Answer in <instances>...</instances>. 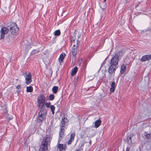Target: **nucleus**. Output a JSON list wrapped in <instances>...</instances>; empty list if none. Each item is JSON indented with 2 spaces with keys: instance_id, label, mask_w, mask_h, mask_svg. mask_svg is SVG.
<instances>
[{
  "instance_id": "nucleus-1",
  "label": "nucleus",
  "mask_w": 151,
  "mask_h": 151,
  "mask_svg": "<svg viewBox=\"0 0 151 151\" xmlns=\"http://www.w3.org/2000/svg\"><path fill=\"white\" fill-rule=\"evenodd\" d=\"M45 101V98L44 95H40L38 97L37 106L40 109H42L44 108Z\"/></svg>"
},
{
  "instance_id": "nucleus-2",
  "label": "nucleus",
  "mask_w": 151,
  "mask_h": 151,
  "mask_svg": "<svg viewBox=\"0 0 151 151\" xmlns=\"http://www.w3.org/2000/svg\"><path fill=\"white\" fill-rule=\"evenodd\" d=\"M120 53H117L111 60L110 64L112 65L118 67V62L119 59Z\"/></svg>"
},
{
  "instance_id": "nucleus-3",
  "label": "nucleus",
  "mask_w": 151,
  "mask_h": 151,
  "mask_svg": "<svg viewBox=\"0 0 151 151\" xmlns=\"http://www.w3.org/2000/svg\"><path fill=\"white\" fill-rule=\"evenodd\" d=\"M9 31L12 34L15 35L18 33L19 29L16 24L10 23Z\"/></svg>"
},
{
  "instance_id": "nucleus-4",
  "label": "nucleus",
  "mask_w": 151,
  "mask_h": 151,
  "mask_svg": "<svg viewBox=\"0 0 151 151\" xmlns=\"http://www.w3.org/2000/svg\"><path fill=\"white\" fill-rule=\"evenodd\" d=\"M52 139V137L50 135H47L44 137L42 142L41 145L44 147H47L50 145Z\"/></svg>"
},
{
  "instance_id": "nucleus-5",
  "label": "nucleus",
  "mask_w": 151,
  "mask_h": 151,
  "mask_svg": "<svg viewBox=\"0 0 151 151\" xmlns=\"http://www.w3.org/2000/svg\"><path fill=\"white\" fill-rule=\"evenodd\" d=\"M75 42H76V44L73 45L72 49V54L73 56L76 55L77 53V48L78 46V41L77 40H73L72 42V44L75 43Z\"/></svg>"
},
{
  "instance_id": "nucleus-6",
  "label": "nucleus",
  "mask_w": 151,
  "mask_h": 151,
  "mask_svg": "<svg viewBox=\"0 0 151 151\" xmlns=\"http://www.w3.org/2000/svg\"><path fill=\"white\" fill-rule=\"evenodd\" d=\"M46 118V114L43 113L42 110H40L38 113L37 118V121L39 123H41Z\"/></svg>"
},
{
  "instance_id": "nucleus-7",
  "label": "nucleus",
  "mask_w": 151,
  "mask_h": 151,
  "mask_svg": "<svg viewBox=\"0 0 151 151\" xmlns=\"http://www.w3.org/2000/svg\"><path fill=\"white\" fill-rule=\"evenodd\" d=\"M23 74H25L24 77L25 78V83L27 85L29 84L32 81L31 73H29L27 74V73L26 72Z\"/></svg>"
},
{
  "instance_id": "nucleus-8",
  "label": "nucleus",
  "mask_w": 151,
  "mask_h": 151,
  "mask_svg": "<svg viewBox=\"0 0 151 151\" xmlns=\"http://www.w3.org/2000/svg\"><path fill=\"white\" fill-rule=\"evenodd\" d=\"M8 29L6 27H3L0 31L1 35L0 39H4V37L5 35L8 32Z\"/></svg>"
},
{
  "instance_id": "nucleus-9",
  "label": "nucleus",
  "mask_w": 151,
  "mask_h": 151,
  "mask_svg": "<svg viewBox=\"0 0 151 151\" xmlns=\"http://www.w3.org/2000/svg\"><path fill=\"white\" fill-rule=\"evenodd\" d=\"M118 68V67L111 65L108 70V72L109 73L110 75H112L113 74H114L116 68Z\"/></svg>"
},
{
  "instance_id": "nucleus-10",
  "label": "nucleus",
  "mask_w": 151,
  "mask_h": 151,
  "mask_svg": "<svg viewBox=\"0 0 151 151\" xmlns=\"http://www.w3.org/2000/svg\"><path fill=\"white\" fill-rule=\"evenodd\" d=\"M151 59V54L143 56L140 60L141 61L144 62L149 60Z\"/></svg>"
},
{
  "instance_id": "nucleus-11",
  "label": "nucleus",
  "mask_w": 151,
  "mask_h": 151,
  "mask_svg": "<svg viewBox=\"0 0 151 151\" xmlns=\"http://www.w3.org/2000/svg\"><path fill=\"white\" fill-rule=\"evenodd\" d=\"M68 121V119L67 118L64 117L63 118L61 121L60 127L65 128V123H67Z\"/></svg>"
},
{
  "instance_id": "nucleus-12",
  "label": "nucleus",
  "mask_w": 151,
  "mask_h": 151,
  "mask_svg": "<svg viewBox=\"0 0 151 151\" xmlns=\"http://www.w3.org/2000/svg\"><path fill=\"white\" fill-rule=\"evenodd\" d=\"M64 128H62V127H60V131L59 132V139H61L64 136V133L65 132Z\"/></svg>"
},
{
  "instance_id": "nucleus-13",
  "label": "nucleus",
  "mask_w": 151,
  "mask_h": 151,
  "mask_svg": "<svg viewBox=\"0 0 151 151\" xmlns=\"http://www.w3.org/2000/svg\"><path fill=\"white\" fill-rule=\"evenodd\" d=\"M101 121L100 119H98L94 123V127L96 128L98 127L101 124Z\"/></svg>"
},
{
  "instance_id": "nucleus-14",
  "label": "nucleus",
  "mask_w": 151,
  "mask_h": 151,
  "mask_svg": "<svg viewBox=\"0 0 151 151\" xmlns=\"http://www.w3.org/2000/svg\"><path fill=\"white\" fill-rule=\"evenodd\" d=\"M111 87L110 88V91L111 93H112L114 91L115 88L116 87L115 83L114 81L112 82L111 85Z\"/></svg>"
},
{
  "instance_id": "nucleus-15",
  "label": "nucleus",
  "mask_w": 151,
  "mask_h": 151,
  "mask_svg": "<svg viewBox=\"0 0 151 151\" xmlns=\"http://www.w3.org/2000/svg\"><path fill=\"white\" fill-rule=\"evenodd\" d=\"M65 56V54L64 53H62L60 55L59 58V61L60 63L62 62Z\"/></svg>"
},
{
  "instance_id": "nucleus-16",
  "label": "nucleus",
  "mask_w": 151,
  "mask_h": 151,
  "mask_svg": "<svg viewBox=\"0 0 151 151\" xmlns=\"http://www.w3.org/2000/svg\"><path fill=\"white\" fill-rule=\"evenodd\" d=\"M78 71V68L77 67H75L72 70L71 73V76H73L75 75Z\"/></svg>"
},
{
  "instance_id": "nucleus-17",
  "label": "nucleus",
  "mask_w": 151,
  "mask_h": 151,
  "mask_svg": "<svg viewBox=\"0 0 151 151\" xmlns=\"http://www.w3.org/2000/svg\"><path fill=\"white\" fill-rule=\"evenodd\" d=\"M126 70V66L124 65H122L121 67L120 73L123 74Z\"/></svg>"
},
{
  "instance_id": "nucleus-18",
  "label": "nucleus",
  "mask_w": 151,
  "mask_h": 151,
  "mask_svg": "<svg viewBox=\"0 0 151 151\" xmlns=\"http://www.w3.org/2000/svg\"><path fill=\"white\" fill-rule=\"evenodd\" d=\"M58 88L57 86H54L53 87L52 90L54 93H56L58 91Z\"/></svg>"
},
{
  "instance_id": "nucleus-19",
  "label": "nucleus",
  "mask_w": 151,
  "mask_h": 151,
  "mask_svg": "<svg viewBox=\"0 0 151 151\" xmlns=\"http://www.w3.org/2000/svg\"><path fill=\"white\" fill-rule=\"evenodd\" d=\"M47 147H44V146L41 145V147L40 151H47Z\"/></svg>"
},
{
  "instance_id": "nucleus-20",
  "label": "nucleus",
  "mask_w": 151,
  "mask_h": 151,
  "mask_svg": "<svg viewBox=\"0 0 151 151\" xmlns=\"http://www.w3.org/2000/svg\"><path fill=\"white\" fill-rule=\"evenodd\" d=\"M58 147L59 149V151H62V150L64 149L63 145L60 144L58 145Z\"/></svg>"
},
{
  "instance_id": "nucleus-21",
  "label": "nucleus",
  "mask_w": 151,
  "mask_h": 151,
  "mask_svg": "<svg viewBox=\"0 0 151 151\" xmlns=\"http://www.w3.org/2000/svg\"><path fill=\"white\" fill-rule=\"evenodd\" d=\"M33 91V88L32 86L27 87V92H31Z\"/></svg>"
},
{
  "instance_id": "nucleus-22",
  "label": "nucleus",
  "mask_w": 151,
  "mask_h": 151,
  "mask_svg": "<svg viewBox=\"0 0 151 151\" xmlns=\"http://www.w3.org/2000/svg\"><path fill=\"white\" fill-rule=\"evenodd\" d=\"M54 35L55 36H59L60 34V32L59 30H56L54 32Z\"/></svg>"
},
{
  "instance_id": "nucleus-23",
  "label": "nucleus",
  "mask_w": 151,
  "mask_h": 151,
  "mask_svg": "<svg viewBox=\"0 0 151 151\" xmlns=\"http://www.w3.org/2000/svg\"><path fill=\"white\" fill-rule=\"evenodd\" d=\"M39 52V51L37 50H33L30 53V55H33L36 53H37Z\"/></svg>"
},
{
  "instance_id": "nucleus-24",
  "label": "nucleus",
  "mask_w": 151,
  "mask_h": 151,
  "mask_svg": "<svg viewBox=\"0 0 151 151\" xmlns=\"http://www.w3.org/2000/svg\"><path fill=\"white\" fill-rule=\"evenodd\" d=\"M50 108L51 109L52 114H54V111L55 108V107L53 105H51L50 106Z\"/></svg>"
},
{
  "instance_id": "nucleus-25",
  "label": "nucleus",
  "mask_w": 151,
  "mask_h": 151,
  "mask_svg": "<svg viewBox=\"0 0 151 151\" xmlns=\"http://www.w3.org/2000/svg\"><path fill=\"white\" fill-rule=\"evenodd\" d=\"M75 134L74 133H73L71 134L70 135V139L72 140H73L75 137Z\"/></svg>"
},
{
  "instance_id": "nucleus-26",
  "label": "nucleus",
  "mask_w": 151,
  "mask_h": 151,
  "mask_svg": "<svg viewBox=\"0 0 151 151\" xmlns=\"http://www.w3.org/2000/svg\"><path fill=\"white\" fill-rule=\"evenodd\" d=\"M145 137L146 138L150 139L151 138V133L147 134H146Z\"/></svg>"
},
{
  "instance_id": "nucleus-27",
  "label": "nucleus",
  "mask_w": 151,
  "mask_h": 151,
  "mask_svg": "<svg viewBox=\"0 0 151 151\" xmlns=\"http://www.w3.org/2000/svg\"><path fill=\"white\" fill-rule=\"evenodd\" d=\"M49 98L50 100H52L54 99V96L52 94L50 95L49 96Z\"/></svg>"
},
{
  "instance_id": "nucleus-28",
  "label": "nucleus",
  "mask_w": 151,
  "mask_h": 151,
  "mask_svg": "<svg viewBox=\"0 0 151 151\" xmlns=\"http://www.w3.org/2000/svg\"><path fill=\"white\" fill-rule=\"evenodd\" d=\"M133 137V135H131L129 137V140H128V142L129 143H132V138Z\"/></svg>"
},
{
  "instance_id": "nucleus-29",
  "label": "nucleus",
  "mask_w": 151,
  "mask_h": 151,
  "mask_svg": "<svg viewBox=\"0 0 151 151\" xmlns=\"http://www.w3.org/2000/svg\"><path fill=\"white\" fill-rule=\"evenodd\" d=\"M50 104H51L50 102L47 103L45 104V105L47 107H50Z\"/></svg>"
},
{
  "instance_id": "nucleus-30",
  "label": "nucleus",
  "mask_w": 151,
  "mask_h": 151,
  "mask_svg": "<svg viewBox=\"0 0 151 151\" xmlns=\"http://www.w3.org/2000/svg\"><path fill=\"white\" fill-rule=\"evenodd\" d=\"M73 141V140H71L70 139V140H68V141L67 142V144L68 145H70L71 143Z\"/></svg>"
},
{
  "instance_id": "nucleus-31",
  "label": "nucleus",
  "mask_w": 151,
  "mask_h": 151,
  "mask_svg": "<svg viewBox=\"0 0 151 151\" xmlns=\"http://www.w3.org/2000/svg\"><path fill=\"white\" fill-rule=\"evenodd\" d=\"M1 110H3L4 113H6L7 112V111L6 108H4L3 109H2Z\"/></svg>"
},
{
  "instance_id": "nucleus-32",
  "label": "nucleus",
  "mask_w": 151,
  "mask_h": 151,
  "mask_svg": "<svg viewBox=\"0 0 151 151\" xmlns=\"http://www.w3.org/2000/svg\"><path fill=\"white\" fill-rule=\"evenodd\" d=\"M21 88V86L20 85H18L16 87V88L17 89H19Z\"/></svg>"
},
{
  "instance_id": "nucleus-33",
  "label": "nucleus",
  "mask_w": 151,
  "mask_h": 151,
  "mask_svg": "<svg viewBox=\"0 0 151 151\" xmlns=\"http://www.w3.org/2000/svg\"><path fill=\"white\" fill-rule=\"evenodd\" d=\"M17 93H19V92H20V91H19V90H17Z\"/></svg>"
},
{
  "instance_id": "nucleus-34",
  "label": "nucleus",
  "mask_w": 151,
  "mask_h": 151,
  "mask_svg": "<svg viewBox=\"0 0 151 151\" xmlns=\"http://www.w3.org/2000/svg\"><path fill=\"white\" fill-rule=\"evenodd\" d=\"M145 115L147 114V113L145 111Z\"/></svg>"
},
{
  "instance_id": "nucleus-35",
  "label": "nucleus",
  "mask_w": 151,
  "mask_h": 151,
  "mask_svg": "<svg viewBox=\"0 0 151 151\" xmlns=\"http://www.w3.org/2000/svg\"><path fill=\"white\" fill-rule=\"evenodd\" d=\"M75 151H81L80 150H76Z\"/></svg>"
},
{
  "instance_id": "nucleus-36",
  "label": "nucleus",
  "mask_w": 151,
  "mask_h": 151,
  "mask_svg": "<svg viewBox=\"0 0 151 151\" xmlns=\"http://www.w3.org/2000/svg\"><path fill=\"white\" fill-rule=\"evenodd\" d=\"M129 150L128 149V148H127L126 149V151H128Z\"/></svg>"
},
{
  "instance_id": "nucleus-37",
  "label": "nucleus",
  "mask_w": 151,
  "mask_h": 151,
  "mask_svg": "<svg viewBox=\"0 0 151 151\" xmlns=\"http://www.w3.org/2000/svg\"><path fill=\"white\" fill-rule=\"evenodd\" d=\"M101 8L103 10H104L105 9H104V8Z\"/></svg>"
},
{
  "instance_id": "nucleus-38",
  "label": "nucleus",
  "mask_w": 151,
  "mask_h": 151,
  "mask_svg": "<svg viewBox=\"0 0 151 151\" xmlns=\"http://www.w3.org/2000/svg\"><path fill=\"white\" fill-rule=\"evenodd\" d=\"M104 2H106V0H104Z\"/></svg>"
},
{
  "instance_id": "nucleus-39",
  "label": "nucleus",
  "mask_w": 151,
  "mask_h": 151,
  "mask_svg": "<svg viewBox=\"0 0 151 151\" xmlns=\"http://www.w3.org/2000/svg\"><path fill=\"white\" fill-rule=\"evenodd\" d=\"M9 27V26H8V27Z\"/></svg>"
}]
</instances>
